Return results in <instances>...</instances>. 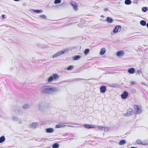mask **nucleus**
I'll return each mask as SVG.
<instances>
[{"mask_svg":"<svg viewBox=\"0 0 148 148\" xmlns=\"http://www.w3.org/2000/svg\"><path fill=\"white\" fill-rule=\"evenodd\" d=\"M58 89L56 87H53L48 86H44L42 87L40 91L42 93L47 94H51L53 92L59 91Z\"/></svg>","mask_w":148,"mask_h":148,"instance_id":"obj_1","label":"nucleus"},{"mask_svg":"<svg viewBox=\"0 0 148 148\" xmlns=\"http://www.w3.org/2000/svg\"><path fill=\"white\" fill-rule=\"evenodd\" d=\"M59 76L57 74H54L53 75L49 77L48 79V82H52L53 80H56L58 79Z\"/></svg>","mask_w":148,"mask_h":148,"instance_id":"obj_2","label":"nucleus"},{"mask_svg":"<svg viewBox=\"0 0 148 148\" xmlns=\"http://www.w3.org/2000/svg\"><path fill=\"white\" fill-rule=\"evenodd\" d=\"M48 106V104L45 102H43L39 103L38 105V108L39 110H42Z\"/></svg>","mask_w":148,"mask_h":148,"instance_id":"obj_3","label":"nucleus"},{"mask_svg":"<svg viewBox=\"0 0 148 148\" xmlns=\"http://www.w3.org/2000/svg\"><path fill=\"white\" fill-rule=\"evenodd\" d=\"M135 113L136 114H140L142 112V110L141 107L136 105H134V106Z\"/></svg>","mask_w":148,"mask_h":148,"instance_id":"obj_4","label":"nucleus"},{"mask_svg":"<svg viewBox=\"0 0 148 148\" xmlns=\"http://www.w3.org/2000/svg\"><path fill=\"white\" fill-rule=\"evenodd\" d=\"M121 29V27L120 25H117L116 26L114 29L113 30V32L114 33H116L118 32L119 30V32Z\"/></svg>","mask_w":148,"mask_h":148,"instance_id":"obj_5","label":"nucleus"},{"mask_svg":"<svg viewBox=\"0 0 148 148\" xmlns=\"http://www.w3.org/2000/svg\"><path fill=\"white\" fill-rule=\"evenodd\" d=\"M127 114H125V116H128L132 115L133 113V110L132 108H129L127 110Z\"/></svg>","mask_w":148,"mask_h":148,"instance_id":"obj_6","label":"nucleus"},{"mask_svg":"<svg viewBox=\"0 0 148 148\" xmlns=\"http://www.w3.org/2000/svg\"><path fill=\"white\" fill-rule=\"evenodd\" d=\"M66 50H64V51H60L58 52L57 53L53 55V58H55L58 56H59L61 55L64 54L66 52Z\"/></svg>","mask_w":148,"mask_h":148,"instance_id":"obj_7","label":"nucleus"},{"mask_svg":"<svg viewBox=\"0 0 148 148\" xmlns=\"http://www.w3.org/2000/svg\"><path fill=\"white\" fill-rule=\"evenodd\" d=\"M129 94L127 91H124L123 93L121 95L122 99H126L128 96Z\"/></svg>","mask_w":148,"mask_h":148,"instance_id":"obj_8","label":"nucleus"},{"mask_svg":"<svg viewBox=\"0 0 148 148\" xmlns=\"http://www.w3.org/2000/svg\"><path fill=\"white\" fill-rule=\"evenodd\" d=\"M66 124L65 123H61L57 125L56 126V128H59L62 127H63L66 126V125H65Z\"/></svg>","mask_w":148,"mask_h":148,"instance_id":"obj_9","label":"nucleus"},{"mask_svg":"<svg viewBox=\"0 0 148 148\" xmlns=\"http://www.w3.org/2000/svg\"><path fill=\"white\" fill-rule=\"evenodd\" d=\"M71 3L74 10H77V5L75 2L74 1H72L71 2Z\"/></svg>","mask_w":148,"mask_h":148,"instance_id":"obj_10","label":"nucleus"},{"mask_svg":"<svg viewBox=\"0 0 148 148\" xmlns=\"http://www.w3.org/2000/svg\"><path fill=\"white\" fill-rule=\"evenodd\" d=\"M100 91L102 93H104L106 91V87L105 86H102L100 87Z\"/></svg>","mask_w":148,"mask_h":148,"instance_id":"obj_11","label":"nucleus"},{"mask_svg":"<svg viewBox=\"0 0 148 148\" xmlns=\"http://www.w3.org/2000/svg\"><path fill=\"white\" fill-rule=\"evenodd\" d=\"M84 126L86 128L89 129L90 128H93L95 127V125H90L89 124H86L84 125Z\"/></svg>","mask_w":148,"mask_h":148,"instance_id":"obj_12","label":"nucleus"},{"mask_svg":"<svg viewBox=\"0 0 148 148\" xmlns=\"http://www.w3.org/2000/svg\"><path fill=\"white\" fill-rule=\"evenodd\" d=\"M106 21L109 23H112L113 22V20L111 17H107V18Z\"/></svg>","mask_w":148,"mask_h":148,"instance_id":"obj_13","label":"nucleus"},{"mask_svg":"<svg viewBox=\"0 0 148 148\" xmlns=\"http://www.w3.org/2000/svg\"><path fill=\"white\" fill-rule=\"evenodd\" d=\"M135 69L133 68H131L129 69L128 70V72L130 74H133L134 73Z\"/></svg>","mask_w":148,"mask_h":148,"instance_id":"obj_14","label":"nucleus"},{"mask_svg":"<svg viewBox=\"0 0 148 148\" xmlns=\"http://www.w3.org/2000/svg\"><path fill=\"white\" fill-rule=\"evenodd\" d=\"M124 54V52L123 51H119L117 52L116 55L118 56H123Z\"/></svg>","mask_w":148,"mask_h":148,"instance_id":"obj_15","label":"nucleus"},{"mask_svg":"<svg viewBox=\"0 0 148 148\" xmlns=\"http://www.w3.org/2000/svg\"><path fill=\"white\" fill-rule=\"evenodd\" d=\"M106 52V49L105 48H102L100 51V54L101 55L104 54Z\"/></svg>","mask_w":148,"mask_h":148,"instance_id":"obj_16","label":"nucleus"},{"mask_svg":"<svg viewBox=\"0 0 148 148\" xmlns=\"http://www.w3.org/2000/svg\"><path fill=\"white\" fill-rule=\"evenodd\" d=\"M36 123H33L30 125V128L33 129H35L36 127Z\"/></svg>","mask_w":148,"mask_h":148,"instance_id":"obj_17","label":"nucleus"},{"mask_svg":"<svg viewBox=\"0 0 148 148\" xmlns=\"http://www.w3.org/2000/svg\"><path fill=\"white\" fill-rule=\"evenodd\" d=\"M53 131V130L52 128H49L46 129V132L47 133H52Z\"/></svg>","mask_w":148,"mask_h":148,"instance_id":"obj_18","label":"nucleus"},{"mask_svg":"<svg viewBox=\"0 0 148 148\" xmlns=\"http://www.w3.org/2000/svg\"><path fill=\"white\" fill-rule=\"evenodd\" d=\"M126 143V141L125 140H120L119 142V144L120 145H123Z\"/></svg>","mask_w":148,"mask_h":148,"instance_id":"obj_19","label":"nucleus"},{"mask_svg":"<svg viewBox=\"0 0 148 148\" xmlns=\"http://www.w3.org/2000/svg\"><path fill=\"white\" fill-rule=\"evenodd\" d=\"M5 140V138L4 136H2L0 137V143H2Z\"/></svg>","mask_w":148,"mask_h":148,"instance_id":"obj_20","label":"nucleus"},{"mask_svg":"<svg viewBox=\"0 0 148 148\" xmlns=\"http://www.w3.org/2000/svg\"><path fill=\"white\" fill-rule=\"evenodd\" d=\"M140 24L142 26H145L146 25V22L144 20H141L140 22Z\"/></svg>","mask_w":148,"mask_h":148,"instance_id":"obj_21","label":"nucleus"},{"mask_svg":"<svg viewBox=\"0 0 148 148\" xmlns=\"http://www.w3.org/2000/svg\"><path fill=\"white\" fill-rule=\"evenodd\" d=\"M33 11L35 13H41L42 12V10H34Z\"/></svg>","mask_w":148,"mask_h":148,"instance_id":"obj_22","label":"nucleus"},{"mask_svg":"<svg viewBox=\"0 0 148 148\" xmlns=\"http://www.w3.org/2000/svg\"><path fill=\"white\" fill-rule=\"evenodd\" d=\"M81 57V56L79 55H77L73 57V58L75 60H79Z\"/></svg>","mask_w":148,"mask_h":148,"instance_id":"obj_23","label":"nucleus"},{"mask_svg":"<svg viewBox=\"0 0 148 148\" xmlns=\"http://www.w3.org/2000/svg\"><path fill=\"white\" fill-rule=\"evenodd\" d=\"M59 147V145L57 143H55L53 144L52 147L53 148H58Z\"/></svg>","mask_w":148,"mask_h":148,"instance_id":"obj_24","label":"nucleus"},{"mask_svg":"<svg viewBox=\"0 0 148 148\" xmlns=\"http://www.w3.org/2000/svg\"><path fill=\"white\" fill-rule=\"evenodd\" d=\"M132 2L130 0H125V3L126 5H130L131 3Z\"/></svg>","mask_w":148,"mask_h":148,"instance_id":"obj_25","label":"nucleus"},{"mask_svg":"<svg viewBox=\"0 0 148 148\" xmlns=\"http://www.w3.org/2000/svg\"><path fill=\"white\" fill-rule=\"evenodd\" d=\"M29 108V106L27 104L24 105L23 106V109H26Z\"/></svg>","mask_w":148,"mask_h":148,"instance_id":"obj_26","label":"nucleus"},{"mask_svg":"<svg viewBox=\"0 0 148 148\" xmlns=\"http://www.w3.org/2000/svg\"><path fill=\"white\" fill-rule=\"evenodd\" d=\"M97 128L101 130H105L106 129V127L102 126H98Z\"/></svg>","mask_w":148,"mask_h":148,"instance_id":"obj_27","label":"nucleus"},{"mask_svg":"<svg viewBox=\"0 0 148 148\" xmlns=\"http://www.w3.org/2000/svg\"><path fill=\"white\" fill-rule=\"evenodd\" d=\"M89 52V49H86L84 51V53L85 55H87Z\"/></svg>","mask_w":148,"mask_h":148,"instance_id":"obj_28","label":"nucleus"},{"mask_svg":"<svg viewBox=\"0 0 148 148\" xmlns=\"http://www.w3.org/2000/svg\"><path fill=\"white\" fill-rule=\"evenodd\" d=\"M148 143V141L147 140H145L143 141L142 143V145H147Z\"/></svg>","mask_w":148,"mask_h":148,"instance_id":"obj_29","label":"nucleus"},{"mask_svg":"<svg viewBox=\"0 0 148 148\" xmlns=\"http://www.w3.org/2000/svg\"><path fill=\"white\" fill-rule=\"evenodd\" d=\"M61 0H55L54 1V3L55 4L59 3L61 2Z\"/></svg>","mask_w":148,"mask_h":148,"instance_id":"obj_30","label":"nucleus"},{"mask_svg":"<svg viewBox=\"0 0 148 148\" xmlns=\"http://www.w3.org/2000/svg\"><path fill=\"white\" fill-rule=\"evenodd\" d=\"M147 10V8L146 7H143L142 9V10L144 12H146Z\"/></svg>","mask_w":148,"mask_h":148,"instance_id":"obj_31","label":"nucleus"},{"mask_svg":"<svg viewBox=\"0 0 148 148\" xmlns=\"http://www.w3.org/2000/svg\"><path fill=\"white\" fill-rule=\"evenodd\" d=\"M142 142L140 140H138L136 141V143L138 144H141L142 145Z\"/></svg>","mask_w":148,"mask_h":148,"instance_id":"obj_32","label":"nucleus"},{"mask_svg":"<svg viewBox=\"0 0 148 148\" xmlns=\"http://www.w3.org/2000/svg\"><path fill=\"white\" fill-rule=\"evenodd\" d=\"M73 68V66L72 65H70L67 68V70H71Z\"/></svg>","mask_w":148,"mask_h":148,"instance_id":"obj_33","label":"nucleus"},{"mask_svg":"<svg viewBox=\"0 0 148 148\" xmlns=\"http://www.w3.org/2000/svg\"><path fill=\"white\" fill-rule=\"evenodd\" d=\"M39 16L45 19H46L47 18L46 16L45 15H40Z\"/></svg>","mask_w":148,"mask_h":148,"instance_id":"obj_34","label":"nucleus"},{"mask_svg":"<svg viewBox=\"0 0 148 148\" xmlns=\"http://www.w3.org/2000/svg\"><path fill=\"white\" fill-rule=\"evenodd\" d=\"M12 119V120L14 121H16L18 120V118L15 116H13Z\"/></svg>","mask_w":148,"mask_h":148,"instance_id":"obj_35","label":"nucleus"},{"mask_svg":"<svg viewBox=\"0 0 148 148\" xmlns=\"http://www.w3.org/2000/svg\"><path fill=\"white\" fill-rule=\"evenodd\" d=\"M141 72V71L140 70H138L137 71H136V74H138V75H139L140 73Z\"/></svg>","mask_w":148,"mask_h":148,"instance_id":"obj_36","label":"nucleus"},{"mask_svg":"<svg viewBox=\"0 0 148 148\" xmlns=\"http://www.w3.org/2000/svg\"><path fill=\"white\" fill-rule=\"evenodd\" d=\"M45 139L44 138H42L39 140V141H42L43 142H44L45 141Z\"/></svg>","mask_w":148,"mask_h":148,"instance_id":"obj_37","label":"nucleus"},{"mask_svg":"<svg viewBox=\"0 0 148 148\" xmlns=\"http://www.w3.org/2000/svg\"><path fill=\"white\" fill-rule=\"evenodd\" d=\"M135 82H134L132 81L131 82V85H135Z\"/></svg>","mask_w":148,"mask_h":148,"instance_id":"obj_38","label":"nucleus"},{"mask_svg":"<svg viewBox=\"0 0 148 148\" xmlns=\"http://www.w3.org/2000/svg\"><path fill=\"white\" fill-rule=\"evenodd\" d=\"M1 16L3 18H5V16H4V15H2Z\"/></svg>","mask_w":148,"mask_h":148,"instance_id":"obj_39","label":"nucleus"},{"mask_svg":"<svg viewBox=\"0 0 148 148\" xmlns=\"http://www.w3.org/2000/svg\"><path fill=\"white\" fill-rule=\"evenodd\" d=\"M14 1H19V0H13Z\"/></svg>","mask_w":148,"mask_h":148,"instance_id":"obj_40","label":"nucleus"},{"mask_svg":"<svg viewBox=\"0 0 148 148\" xmlns=\"http://www.w3.org/2000/svg\"><path fill=\"white\" fill-rule=\"evenodd\" d=\"M147 27L148 28V23L146 24Z\"/></svg>","mask_w":148,"mask_h":148,"instance_id":"obj_41","label":"nucleus"},{"mask_svg":"<svg viewBox=\"0 0 148 148\" xmlns=\"http://www.w3.org/2000/svg\"><path fill=\"white\" fill-rule=\"evenodd\" d=\"M107 10H108V9H107V8H106V9H105V11H106Z\"/></svg>","mask_w":148,"mask_h":148,"instance_id":"obj_42","label":"nucleus"},{"mask_svg":"<svg viewBox=\"0 0 148 148\" xmlns=\"http://www.w3.org/2000/svg\"><path fill=\"white\" fill-rule=\"evenodd\" d=\"M101 17H103V16L102 15H101Z\"/></svg>","mask_w":148,"mask_h":148,"instance_id":"obj_43","label":"nucleus"}]
</instances>
